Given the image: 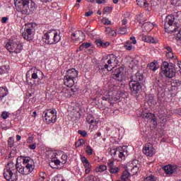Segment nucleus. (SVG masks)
I'll return each instance as SVG.
<instances>
[{
    "label": "nucleus",
    "mask_w": 181,
    "mask_h": 181,
    "mask_svg": "<svg viewBox=\"0 0 181 181\" xmlns=\"http://www.w3.org/2000/svg\"><path fill=\"white\" fill-rule=\"evenodd\" d=\"M113 157L117 160H125L128 156V146H123L117 147L116 149H113Z\"/></svg>",
    "instance_id": "9b49d317"
},
{
    "label": "nucleus",
    "mask_w": 181,
    "mask_h": 181,
    "mask_svg": "<svg viewBox=\"0 0 181 181\" xmlns=\"http://www.w3.org/2000/svg\"><path fill=\"white\" fill-rule=\"evenodd\" d=\"M6 49L10 52V53H21L23 50V45L19 42L18 36L13 35L9 41L6 45Z\"/></svg>",
    "instance_id": "0eeeda50"
},
{
    "label": "nucleus",
    "mask_w": 181,
    "mask_h": 181,
    "mask_svg": "<svg viewBox=\"0 0 181 181\" xmlns=\"http://www.w3.org/2000/svg\"><path fill=\"white\" fill-rule=\"evenodd\" d=\"M62 40L60 31L57 32L55 30H49L42 36V42L45 45H56Z\"/></svg>",
    "instance_id": "423d86ee"
},
{
    "label": "nucleus",
    "mask_w": 181,
    "mask_h": 181,
    "mask_svg": "<svg viewBox=\"0 0 181 181\" xmlns=\"http://www.w3.org/2000/svg\"><path fill=\"white\" fill-rule=\"evenodd\" d=\"M91 47V42H83L82 45L79 46L80 52H83L84 49H88Z\"/></svg>",
    "instance_id": "2f4dec72"
},
{
    "label": "nucleus",
    "mask_w": 181,
    "mask_h": 181,
    "mask_svg": "<svg viewBox=\"0 0 181 181\" xmlns=\"http://www.w3.org/2000/svg\"><path fill=\"white\" fill-rule=\"evenodd\" d=\"M138 162V160H134L127 167V170L131 172L130 174L132 176H134V175H138V173L141 172V165H139Z\"/></svg>",
    "instance_id": "ddd939ff"
},
{
    "label": "nucleus",
    "mask_w": 181,
    "mask_h": 181,
    "mask_svg": "<svg viewBox=\"0 0 181 181\" xmlns=\"http://www.w3.org/2000/svg\"><path fill=\"white\" fill-rule=\"evenodd\" d=\"M181 26V13L176 16L169 15L164 20V28L167 33H173L177 32V28Z\"/></svg>",
    "instance_id": "7ed1b4c3"
},
{
    "label": "nucleus",
    "mask_w": 181,
    "mask_h": 181,
    "mask_svg": "<svg viewBox=\"0 0 181 181\" xmlns=\"http://www.w3.org/2000/svg\"><path fill=\"white\" fill-rule=\"evenodd\" d=\"M9 71L8 66L6 65L0 66V74H5Z\"/></svg>",
    "instance_id": "ea45409f"
},
{
    "label": "nucleus",
    "mask_w": 181,
    "mask_h": 181,
    "mask_svg": "<svg viewBox=\"0 0 181 181\" xmlns=\"http://www.w3.org/2000/svg\"><path fill=\"white\" fill-rule=\"evenodd\" d=\"M67 162V156L66 153L62 152L60 153H52L51 161L49 162V166L52 169H55V166H59L61 163H66Z\"/></svg>",
    "instance_id": "1a4fd4ad"
},
{
    "label": "nucleus",
    "mask_w": 181,
    "mask_h": 181,
    "mask_svg": "<svg viewBox=\"0 0 181 181\" xmlns=\"http://www.w3.org/2000/svg\"><path fill=\"white\" fill-rule=\"evenodd\" d=\"M175 114H177L178 115H181V108L176 109L175 110Z\"/></svg>",
    "instance_id": "774afa93"
},
{
    "label": "nucleus",
    "mask_w": 181,
    "mask_h": 181,
    "mask_svg": "<svg viewBox=\"0 0 181 181\" xmlns=\"http://www.w3.org/2000/svg\"><path fill=\"white\" fill-rule=\"evenodd\" d=\"M127 26H122L119 28L118 33L119 35H127Z\"/></svg>",
    "instance_id": "c03bdc74"
},
{
    "label": "nucleus",
    "mask_w": 181,
    "mask_h": 181,
    "mask_svg": "<svg viewBox=\"0 0 181 181\" xmlns=\"http://www.w3.org/2000/svg\"><path fill=\"white\" fill-rule=\"evenodd\" d=\"M13 144H15V140L13 139V137H9L8 140V145L10 148H12L13 146Z\"/></svg>",
    "instance_id": "09e8293b"
},
{
    "label": "nucleus",
    "mask_w": 181,
    "mask_h": 181,
    "mask_svg": "<svg viewBox=\"0 0 181 181\" xmlns=\"http://www.w3.org/2000/svg\"><path fill=\"white\" fill-rule=\"evenodd\" d=\"M143 25L144 26L146 30L148 32L153 29V24H152L151 23L147 22L144 23Z\"/></svg>",
    "instance_id": "e433bc0d"
},
{
    "label": "nucleus",
    "mask_w": 181,
    "mask_h": 181,
    "mask_svg": "<svg viewBox=\"0 0 181 181\" xmlns=\"http://www.w3.org/2000/svg\"><path fill=\"white\" fill-rule=\"evenodd\" d=\"M32 33H33V31H31V30L25 27L24 32L22 33V37L25 40H32Z\"/></svg>",
    "instance_id": "6ab92c4d"
},
{
    "label": "nucleus",
    "mask_w": 181,
    "mask_h": 181,
    "mask_svg": "<svg viewBox=\"0 0 181 181\" xmlns=\"http://www.w3.org/2000/svg\"><path fill=\"white\" fill-rule=\"evenodd\" d=\"M53 181H64V180L62 177H54Z\"/></svg>",
    "instance_id": "0e129e2a"
},
{
    "label": "nucleus",
    "mask_w": 181,
    "mask_h": 181,
    "mask_svg": "<svg viewBox=\"0 0 181 181\" xmlns=\"http://www.w3.org/2000/svg\"><path fill=\"white\" fill-rule=\"evenodd\" d=\"M95 45L98 47H108L110 46L109 42H103V40L98 39L95 41Z\"/></svg>",
    "instance_id": "b1692460"
},
{
    "label": "nucleus",
    "mask_w": 181,
    "mask_h": 181,
    "mask_svg": "<svg viewBox=\"0 0 181 181\" xmlns=\"http://www.w3.org/2000/svg\"><path fill=\"white\" fill-rule=\"evenodd\" d=\"M109 36H113V37L117 36V32H115V30H111L110 33H109Z\"/></svg>",
    "instance_id": "052dcab7"
},
{
    "label": "nucleus",
    "mask_w": 181,
    "mask_h": 181,
    "mask_svg": "<svg viewBox=\"0 0 181 181\" xmlns=\"http://www.w3.org/2000/svg\"><path fill=\"white\" fill-rule=\"evenodd\" d=\"M57 111L55 109L47 110L43 112V117L47 124H54L57 119Z\"/></svg>",
    "instance_id": "f8f14e48"
},
{
    "label": "nucleus",
    "mask_w": 181,
    "mask_h": 181,
    "mask_svg": "<svg viewBox=\"0 0 181 181\" xmlns=\"http://www.w3.org/2000/svg\"><path fill=\"white\" fill-rule=\"evenodd\" d=\"M72 112L75 114L74 115L75 118H80V112L74 110Z\"/></svg>",
    "instance_id": "13d9d810"
},
{
    "label": "nucleus",
    "mask_w": 181,
    "mask_h": 181,
    "mask_svg": "<svg viewBox=\"0 0 181 181\" xmlns=\"http://www.w3.org/2000/svg\"><path fill=\"white\" fill-rule=\"evenodd\" d=\"M121 70H122V68L116 69L114 74L112 75V78H115V80H117V81H125V76H124V73H122Z\"/></svg>",
    "instance_id": "dca6fc26"
},
{
    "label": "nucleus",
    "mask_w": 181,
    "mask_h": 181,
    "mask_svg": "<svg viewBox=\"0 0 181 181\" xmlns=\"http://www.w3.org/2000/svg\"><path fill=\"white\" fill-rule=\"evenodd\" d=\"M110 64H112V62L111 61V59H109L107 61V64H105L104 67H102L101 66H98V71H104V70H107V71H110V70L108 69V68L110 67Z\"/></svg>",
    "instance_id": "c756f323"
},
{
    "label": "nucleus",
    "mask_w": 181,
    "mask_h": 181,
    "mask_svg": "<svg viewBox=\"0 0 181 181\" xmlns=\"http://www.w3.org/2000/svg\"><path fill=\"white\" fill-rule=\"evenodd\" d=\"M177 170V165H168L164 167V172L166 175H173Z\"/></svg>",
    "instance_id": "f3484780"
},
{
    "label": "nucleus",
    "mask_w": 181,
    "mask_h": 181,
    "mask_svg": "<svg viewBox=\"0 0 181 181\" xmlns=\"http://www.w3.org/2000/svg\"><path fill=\"white\" fill-rule=\"evenodd\" d=\"M124 48L126 50H132V42L129 40L124 43Z\"/></svg>",
    "instance_id": "37998d69"
},
{
    "label": "nucleus",
    "mask_w": 181,
    "mask_h": 181,
    "mask_svg": "<svg viewBox=\"0 0 181 181\" xmlns=\"http://www.w3.org/2000/svg\"><path fill=\"white\" fill-rule=\"evenodd\" d=\"M25 28H26L27 29H29L32 32H35V28H36V23H26L25 25Z\"/></svg>",
    "instance_id": "72a5a7b5"
},
{
    "label": "nucleus",
    "mask_w": 181,
    "mask_h": 181,
    "mask_svg": "<svg viewBox=\"0 0 181 181\" xmlns=\"http://www.w3.org/2000/svg\"><path fill=\"white\" fill-rule=\"evenodd\" d=\"M16 9L22 15H33L36 12V4L32 0H14Z\"/></svg>",
    "instance_id": "f03ea898"
},
{
    "label": "nucleus",
    "mask_w": 181,
    "mask_h": 181,
    "mask_svg": "<svg viewBox=\"0 0 181 181\" xmlns=\"http://www.w3.org/2000/svg\"><path fill=\"white\" fill-rule=\"evenodd\" d=\"M157 180H158L157 176H156L155 175H150L144 177L141 181H157Z\"/></svg>",
    "instance_id": "cd10ccee"
},
{
    "label": "nucleus",
    "mask_w": 181,
    "mask_h": 181,
    "mask_svg": "<svg viewBox=\"0 0 181 181\" xmlns=\"http://www.w3.org/2000/svg\"><path fill=\"white\" fill-rule=\"evenodd\" d=\"M165 56H166L167 59H170L171 60H177V57L176 56V54H175L173 53V52H167Z\"/></svg>",
    "instance_id": "c9c22d12"
},
{
    "label": "nucleus",
    "mask_w": 181,
    "mask_h": 181,
    "mask_svg": "<svg viewBox=\"0 0 181 181\" xmlns=\"http://www.w3.org/2000/svg\"><path fill=\"white\" fill-rule=\"evenodd\" d=\"M46 173L45 172H41L40 173V179L39 181H43L45 179H46Z\"/></svg>",
    "instance_id": "3c124183"
},
{
    "label": "nucleus",
    "mask_w": 181,
    "mask_h": 181,
    "mask_svg": "<svg viewBox=\"0 0 181 181\" xmlns=\"http://www.w3.org/2000/svg\"><path fill=\"white\" fill-rule=\"evenodd\" d=\"M102 22L104 25H111V21H109L107 18H103Z\"/></svg>",
    "instance_id": "6e6d98bb"
},
{
    "label": "nucleus",
    "mask_w": 181,
    "mask_h": 181,
    "mask_svg": "<svg viewBox=\"0 0 181 181\" xmlns=\"http://www.w3.org/2000/svg\"><path fill=\"white\" fill-rule=\"evenodd\" d=\"M69 90L71 94L72 93H76L77 91V88H73V86L71 87H69Z\"/></svg>",
    "instance_id": "bf43d9fd"
},
{
    "label": "nucleus",
    "mask_w": 181,
    "mask_h": 181,
    "mask_svg": "<svg viewBox=\"0 0 181 181\" xmlns=\"http://www.w3.org/2000/svg\"><path fill=\"white\" fill-rule=\"evenodd\" d=\"M39 76H44L43 72L40 70L37 69L36 68L34 69L33 73L31 75V78L33 80H36V78H39Z\"/></svg>",
    "instance_id": "5701e85b"
},
{
    "label": "nucleus",
    "mask_w": 181,
    "mask_h": 181,
    "mask_svg": "<svg viewBox=\"0 0 181 181\" xmlns=\"http://www.w3.org/2000/svg\"><path fill=\"white\" fill-rule=\"evenodd\" d=\"M9 93L8 88L6 86L0 87V101L4 100V97H6Z\"/></svg>",
    "instance_id": "412c9836"
},
{
    "label": "nucleus",
    "mask_w": 181,
    "mask_h": 181,
    "mask_svg": "<svg viewBox=\"0 0 181 181\" xmlns=\"http://www.w3.org/2000/svg\"><path fill=\"white\" fill-rule=\"evenodd\" d=\"M143 153L146 156H153V155H155V148L152 146H149L148 145H146L143 148Z\"/></svg>",
    "instance_id": "a211bd4d"
},
{
    "label": "nucleus",
    "mask_w": 181,
    "mask_h": 181,
    "mask_svg": "<svg viewBox=\"0 0 181 181\" xmlns=\"http://www.w3.org/2000/svg\"><path fill=\"white\" fill-rule=\"evenodd\" d=\"M84 144H86V141L83 139H80L76 142H75V146L76 148H80V146H83Z\"/></svg>",
    "instance_id": "58836bf2"
},
{
    "label": "nucleus",
    "mask_w": 181,
    "mask_h": 181,
    "mask_svg": "<svg viewBox=\"0 0 181 181\" xmlns=\"http://www.w3.org/2000/svg\"><path fill=\"white\" fill-rule=\"evenodd\" d=\"M78 134L83 138H86V136H87V132L86 130H78Z\"/></svg>",
    "instance_id": "603ef678"
},
{
    "label": "nucleus",
    "mask_w": 181,
    "mask_h": 181,
    "mask_svg": "<svg viewBox=\"0 0 181 181\" xmlns=\"http://www.w3.org/2000/svg\"><path fill=\"white\" fill-rule=\"evenodd\" d=\"M156 64H158V61L154 60L153 62L148 64V67L150 70H152V71H156V70H158Z\"/></svg>",
    "instance_id": "c85d7f7f"
},
{
    "label": "nucleus",
    "mask_w": 181,
    "mask_h": 181,
    "mask_svg": "<svg viewBox=\"0 0 181 181\" xmlns=\"http://www.w3.org/2000/svg\"><path fill=\"white\" fill-rule=\"evenodd\" d=\"M81 35V36H84V33L81 32V31H78V32H75L74 33H72L71 35V40H76L77 39H78V36L77 35Z\"/></svg>",
    "instance_id": "f704fd0d"
},
{
    "label": "nucleus",
    "mask_w": 181,
    "mask_h": 181,
    "mask_svg": "<svg viewBox=\"0 0 181 181\" xmlns=\"http://www.w3.org/2000/svg\"><path fill=\"white\" fill-rule=\"evenodd\" d=\"M164 49L166 50V53H171L172 52H173L172 47L170 46H165L164 47Z\"/></svg>",
    "instance_id": "4d7b16f0"
},
{
    "label": "nucleus",
    "mask_w": 181,
    "mask_h": 181,
    "mask_svg": "<svg viewBox=\"0 0 181 181\" xmlns=\"http://www.w3.org/2000/svg\"><path fill=\"white\" fill-rule=\"evenodd\" d=\"M137 5L140 8H144L146 11H149V3L146 0H136Z\"/></svg>",
    "instance_id": "aec40b11"
},
{
    "label": "nucleus",
    "mask_w": 181,
    "mask_h": 181,
    "mask_svg": "<svg viewBox=\"0 0 181 181\" xmlns=\"http://www.w3.org/2000/svg\"><path fill=\"white\" fill-rule=\"evenodd\" d=\"M112 12V7L106 6L103 9V13H111Z\"/></svg>",
    "instance_id": "8fccbe9b"
},
{
    "label": "nucleus",
    "mask_w": 181,
    "mask_h": 181,
    "mask_svg": "<svg viewBox=\"0 0 181 181\" xmlns=\"http://www.w3.org/2000/svg\"><path fill=\"white\" fill-rule=\"evenodd\" d=\"M110 59L113 62V63H115L116 64H118V59H117V56L114 54H110Z\"/></svg>",
    "instance_id": "de8ad7c7"
},
{
    "label": "nucleus",
    "mask_w": 181,
    "mask_h": 181,
    "mask_svg": "<svg viewBox=\"0 0 181 181\" xmlns=\"http://www.w3.org/2000/svg\"><path fill=\"white\" fill-rule=\"evenodd\" d=\"M96 4L101 5L102 4H105L107 1L105 0H95Z\"/></svg>",
    "instance_id": "680f3d73"
},
{
    "label": "nucleus",
    "mask_w": 181,
    "mask_h": 181,
    "mask_svg": "<svg viewBox=\"0 0 181 181\" xmlns=\"http://www.w3.org/2000/svg\"><path fill=\"white\" fill-rule=\"evenodd\" d=\"M105 170H107V165H100L95 168V172L97 173L105 172Z\"/></svg>",
    "instance_id": "4c0bfd02"
},
{
    "label": "nucleus",
    "mask_w": 181,
    "mask_h": 181,
    "mask_svg": "<svg viewBox=\"0 0 181 181\" xmlns=\"http://www.w3.org/2000/svg\"><path fill=\"white\" fill-rule=\"evenodd\" d=\"M172 87H180L181 80L175 79L171 83Z\"/></svg>",
    "instance_id": "79ce46f5"
},
{
    "label": "nucleus",
    "mask_w": 181,
    "mask_h": 181,
    "mask_svg": "<svg viewBox=\"0 0 181 181\" xmlns=\"http://www.w3.org/2000/svg\"><path fill=\"white\" fill-rule=\"evenodd\" d=\"M131 176V173L128 172V170H125L123 172L122 176H121V180L123 181H127L128 180V177Z\"/></svg>",
    "instance_id": "473e14b6"
},
{
    "label": "nucleus",
    "mask_w": 181,
    "mask_h": 181,
    "mask_svg": "<svg viewBox=\"0 0 181 181\" xmlns=\"http://www.w3.org/2000/svg\"><path fill=\"white\" fill-rule=\"evenodd\" d=\"M86 121L88 124H91V125L97 124V120H95L94 117L92 115H88L86 117Z\"/></svg>",
    "instance_id": "7c9ffc66"
},
{
    "label": "nucleus",
    "mask_w": 181,
    "mask_h": 181,
    "mask_svg": "<svg viewBox=\"0 0 181 181\" xmlns=\"http://www.w3.org/2000/svg\"><path fill=\"white\" fill-rule=\"evenodd\" d=\"M86 153L88 156H90V155H93V148H91L90 146H87L86 148Z\"/></svg>",
    "instance_id": "49530a36"
},
{
    "label": "nucleus",
    "mask_w": 181,
    "mask_h": 181,
    "mask_svg": "<svg viewBox=\"0 0 181 181\" xmlns=\"http://www.w3.org/2000/svg\"><path fill=\"white\" fill-rule=\"evenodd\" d=\"M142 40H144V42H146V43H156V40H155L153 37H151L148 35L143 36Z\"/></svg>",
    "instance_id": "393cba45"
},
{
    "label": "nucleus",
    "mask_w": 181,
    "mask_h": 181,
    "mask_svg": "<svg viewBox=\"0 0 181 181\" xmlns=\"http://www.w3.org/2000/svg\"><path fill=\"white\" fill-rule=\"evenodd\" d=\"M10 115H11V113L6 111H4L1 112V117L3 119H6L7 118L9 117Z\"/></svg>",
    "instance_id": "a18cd8bd"
},
{
    "label": "nucleus",
    "mask_w": 181,
    "mask_h": 181,
    "mask_svg": "<svg viewBox=\"0 0 181 181\" xmlns=\"http://www.w3.org/2000/svg\"><path fill=\"white\" fill-rule=\"evenodd\" d=\"M180 71L181 69L177 66H177H174L173 64L168 63V62H163L161 64V73L165 78H168L169 80L173 78L176 76V73Z\"/></svg>",
    "instance_id": "39448f33"
},
{
    "label": "nucleus",
    "mask_w": 181,
    "mask_h": 181,
    "mask_svg": "<svg viewBox=\"0 0 181 181\" xmlns=\"http://www.w3.org/2000/svg\"><path fill=\"white\" fill-rule=\"evenodd\" d=\"M147 101L150 105H156V100H155V95L149 94L147 96Z\"/></svg>",
    "instance_id": "bb28decb"
},
{
    "label": "nucleus",
    "mask_w": 181,
    "mask_h": 181,
    "mask_svg": "<svg viewBox=\"0 0 181 181\" xmlns=\"http://www.w3.org/2000/svg\"><path fill=\"white\" fill-rule=\"evenodd\" d=\"M23 160V165H19L18 161H16V167L15 163L12 161H9L6 165L4 169H8V170H16L21 175H29L35 170V161L33 159L30 158L29 156H21Z\"/></svg>",
    "instance_id": "f257e3e1"
},
{
    "label": "nucleus",
    "mask_w": 181,
    "mask_h": 181,
    "mask_svg": "<svg viewBox=\"0 0 181 181\" xmlns=\"http://www.w3.org/2000/svg\"><path fill=\"white\" fill-rule=\"evenodd\" d=\"M130 40L133 45H136V40L135 39V37H131Z\"/></svg>",
    "instance_id": "e2e57ef3"
},
{
    "label": "nucleus",
    "mask_w": 181,
    "mask_h": 181,
    "mask_svg": "<svg viewBox=\"0 0 181 181\" xmlns=\"http://www.w3.org/2000/svg\"><path fill=\"white\" fill-rule=\"evenodd\" d=\"M18 171L16 170L4 169L3 175L6 180L16 181L18 180V175H16Z\"/></svg>",
    "instance_id": "4468645a"
},
{
    "label": "nucleus",
    "mask_w": 181,
    "mask_h": 181,
    "mask_svg": "<svg viewBox=\"0 0 181 181\" xmlns=\"http://www.w3.org/2000/svg\"><path fill=\"white\" fill-rule=\"evenodd\" d=\"M177 39H178V40H181V29L178 31V33L177 34Z\"/></svg>",
    "instance_id": "69168bd1"
},
{
    "label": "nucleus",
    "mask_w": 181,
    "mask_h": 181,
    "mask_svg": "<svg viewBox=\"0 0 181 181\" xmlns=\"http://www.w3.org/2000/svg\"><path fill=\"white\" fill-rule=\"evenodd\" d=\"M78 77V71L76 69L72 68L68 69L64 77V84L66 87H73L74 86V81Z\"/></svg>",
    "instance_id": "6e6552de"
},
{
    "label": "nucleus",
    "mask_w": 181,
    "mask_h": 181,
    "mask_svg": "<svg viewBox=\"0 0 181 181\" xmlns=\"http://www.w3.org/2000/svg\"><path fill=\"white\" fill-rule=\"evenodd\" d=\"M142 80H144V75L139 72H136L135 75L131 76L129 86L132 95L136 96L141 93V90H142V83L141 81Z\"/></svg>",
    "instance_id": "20e7f679"
},
{
    "label": "nucleus",
    "mask_w": 181,
    "mask_h": 181,
    "mask_svg": "<svg viewBox=\"0 0 181 181\" xmlns=\"http://www.w3.org/2000/svg\"><path fill=\"white\" fill-rule=\"evenodd\" d=\"M81 160L85 168L86 175H88L93 170V165L90 164V161H88V160L87 159V158H86V156H81Z\"/></svg>",
    "instance_id": "2eb2a0df"
},
{
    "label": "nucleus",
    "mask_w": 181,
    "mask_h": 181,
    "mask_svg": "<svg viewBox=\"0 0 181 181\" xmlns=\"http://www.w3.org/2000/svg\"><path fill=\"white\" fill-rule=\"evenodd\" d=\"M146 121H147V122H153L154 127L158 125V122H156V117H155V115L151 112H148V118Z\"/></svg>",
    "instance_id": "4be33fe9"
},
{
    "label": "nucleus",
    "mask_w": 181,
    "mask_h": 181,
    "mask_svg": "<svg viewBox=\"0 0 181 181\" xmlns=\"http://www.w3.org/2000/svg\"><path fill=\"white\" fill-rule=\"evenodd\" d=\"M16 155V151H15V150H12L8 156L9 159H13V158H15V156Z\"/></svg>",
    "instance_id": "5fc2aeb1"
},
{
    "label": "nucleus",
    "mask_w": 181,
    "mask_h": 181,
    "mask_svg": "<svg viewBox=\"0 0 181 181\" xmlns=\"http://www.w3.org/2000/svg\"><path fill=\"white\" fill-rule=\"evenodd\" d=\"M110 173H112V175H117L118 172H119V168L118 167H112L111 168H109Z\"/></svg>",
    "instance_id": "a19ab883"
},
{
    "label": "nucleus",
    "mask_w": 181,
    "mask_h": 181,
    "mask_svg": "<svg viewBox=\"0 0 181 181\" xmlns=\"http://www.w3.org/2000/svg\"><path fill=\"white\" fill-rule=\"evenodd\" d=\"M119 86H113L107 93V94L102 96L103 101H107L111 103V101H118L119 100Z\"/></svg>",
    "instance_id": "9d476101"
},
{
    "label": "nucleus",
    "mask_w": 181,
    "mask_h": 181,
    "mask_svg": "<svg viewBox=\"0 0 181 181\" xmlns=\"http://www.w3.org/2000/svg\"><path fill=\"white\" fill-rule=\"evenodd\" d=\"M62 95H64L65 98H70L71 97V92H70L69 89L67 88H64L61 91Z\"/></svg>",
    "instance_id": "a878e982"
},
{
    "label": "nucleus",
    "mask_w": 181,
    "mask_h": 181,
    "mask_svg": "<svg viewBox=\"0 0 181 181\" xmlns=\"http://www.w3.org/2000/svg\"><path fill=\"white\" fill-rule=\"evenodd\" d=\"M142 118H144L145 121L148 119V113H143L141 115Z\"/></svg>",
    "instance_id": "338daca9"
},
{
    "label": "nucleus",
    "mask_w": 181,
    "mask_h": 181,
    "mask_svg": "<svg viewBox=\"0 0 181 181\" xmlns=\"http://www.w3.org/2000/svg\"><path fill=\"white\" fill-rule=\"evenodd\" d=\"M114 165H115V162L113 160H109L107 161V167L109 168V169H111V168H114L115 167Z\"/></svg>",
    "instance_id": "864d4df0"
}]
</instances>
